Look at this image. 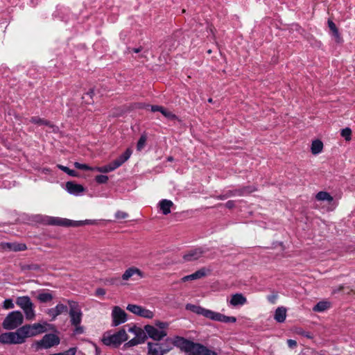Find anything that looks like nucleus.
<instances>
[{
	"label": "nucleus",
	"mask_w": 355,
	"mask_h": 355,
	"mask_svg": "<svg viewBox=\"0 0 355 355\" xmlns=\"http://www.w3.org/2000/svg\"><path fill=\"white\" fill-rule=\"evenodd\" d=\"M69 304V315L70 323L73 326L74 334H82L84 333V327L80 325L83 318V313L78 302L72 300L67 301Z\"/></svg>",
	"instance_id": "f257e3e1"
},
{
	"label": "nucleus",
	"mask_w": 355,
	"mask_h": 355,
	"mask_svg": "<svg viewBox=\"0 0 355 355\" xmlns=\"http://www.w3.org/2000/svg\"><path fill=\"white\" fill-rule=\"evenodd\" d=\"M128 340V335L125 329H121L119 331L112 334L104 336L103 338V343L107 346L117 347L123 342Z\"/></svg>",
	"instance_id": "f03ea898"
},
{
	"label": "nucleus",
	"mask_w": 355,
	"mask_h": 355,
	"mask_svg": "<svg viewBox=\"0 0 355 355\" xmlns=\"http://www.w3.org/2000/svg\"><path fill=\"white\" fill-rule=\"evenodd\" d=\"M47 223L51 225L63 226V227H79L83 225L92 224L89 220L75 221L67 218L59 217H49Z\"/></svg>",
	"instance_id": "7ed1b4c3"
},
{
	"label": "nucleus",
	"mask_w": 355,
	"mask_h": 355,
	"mask_svg": "<svg viewBox=\"0 0 355 355\" xmlns=\"http://www.w3.org/2000/svg\"><path fill=\"white\" fill-rule=\"evenodd\" d=\"M23 320L24 317L20 311H12L6 317L2 326L5 329H14L22 324Z\"/></svg>",
	"instance_id": "20e7f679"
},
{
	"label": "nucleus",
	"mask_w": 355,
	"mask_h": 355,
	"mask_svg": "<svg viewBox=\"0 0 355 355\" xmlns=\"http://www.w3.org/2000/svg\"><path fill=\"white\" fill-rule=\"evenodd\" d=\"M59 343L60 338L58 336L53 334H49L44 335L40 340L35 343V345L37 349H48L53 346L58 345Z\"/></svg>",
	"instance_id": "39448f33"
},
{
	"label": "nucleus",
	"mask_w": 355,
	"mask_h": 355,
	"mask_svg": "<svg viewBox=\"0 0 355 355\" xmlns=\"http://www.w3.org/2000/svg\"><path fill=\"white\" fill-rule=\"evenodd\" d=\"M187 353L188 355H218L216 352L209 349L201 344L193 342H191Z\"/></svg>",
	"instance_id": "423d86ee"
},
{
	"label": "nucleus",
	"mask_w": 355,
	"mask_h": 355,
	"mask_svg": "<svg viewBox=\"0 0 355 355\" xmlns=\"http://www.w3.org/2000/svg\"><path fill=\"white\" fill-rule=\"evenodd\" d=\"M21 328L22 329L21 331H23L25 338L36 336L46 331L45 326L40 323H35L32 325L26 324Z\"/></svg>",
	"instance_id": "0eeeda50"
},
{
	"label": "nucleus",
	"mask_w": 355,
	"mask_h": 355,
	"mask_svg": "<svg viewBox=\"0 0 355 355\" xmlns=\"http://www.w3.org/2000/svg\"><path fill=\"white\" fill-rule=\"evenodd\" d=\"M126 309L136 315L144 318L151 319L154 317V313L152 311L139 305L130 304L127 306Z\"/></svg>",
	"instance_id": "6e6552de"
},
{
	"label": "nucleus",
	"mask_w": 355,
	"mask_h": 355,
	"mask_svg": "<svg viewBox=\"0 0 355 355\" xmlns=\"http://www.w3.org/2000/svg\"><path fill=\"white\" fill-rule=\"evenodd\" d=\"M127 313L121 307L115 306L112 311V326L116 327L127 321Z\"/></svg>",
	"instance_id": "1a4fd4ad"
},
{
	"label": "nucleus",
	"mask_w": 355,
	"mask_h": 355,
	"mask_svg": "<svg viewBox=\"0 0 355 355\" xmlns=\"http://www.w3.org/2000/svg\"><path fill=\"white\" fill-rule=\"evenodd\" d=\"M144 330L148 336L155 340H160L165 337L167 334L164 330H158L155 327L147 324L144 327Z\"/></svg>",
	"instance_id": "9d476101"
},
{
	"label": "nucleus",
	"mask_w": 355,
	"mask_h": 355,
	"mask_svg": "<svg viewBox=\"0 0 355 355\" xmlns=\"http://www.w3.org/2000/svg\"><path fill=\"white\" fill-rule=\"evenodd\" d=\"M0 248L3 250L20 252L27 250V246L25 243H1Z\"/></svg>",
	"instance_id": "9b49d317"
},
{
	"label": "nucleus",
	"mask_w": 355,
	"mask_h": 355,
	"mask_svg": "<svg viewBox=\"0 0 355 355\" xmlns=\"http://www.w3.org/2000/svg\"><path fill=\"white\" fill-rule=\"evenodd\" d=\"M68 311L67 306L59 303L55 308L49 309L46 311L47 315L51 317V321L54 320L59 315Z\"/></svg>",
	"instance_id": "f8f14e48"
},
{
	"label": "nucleus",
	"mask_w": 355,
	"mask_h": 355,
	"mask_svg": "<svg viewBox=\"0 0 355 355\" xmlns=\"http://www.w3.org/2000/svg\"><path fill=\"white\" fill-rule=\"evenodd\" d=\"M209 319L224 323H234L236 321V318L234 316H227L220 313L213 311H211Z\"/></svg>",
	"instance_id": "ddd939ff"
},
{
	"label": "nucleus",
	"mask_w": 355,
	"mask_h": 355,
	"mask_svg": "<svg viewBox=\"0 0 355 355\" xmlns=\"http://www.w3.org/2000/svg\"><path fill=\"white\" fill-rule=\"evenodd\" d=\"M205 251L199 248L189 250L183 256V259L186 261H192L198 259L203 254Z\"/></svg>",
	"instance_id": "4468645a"
},
{
	"label": "nucleus",
	"mask_w": 355,
	"mask_h": 355,
	"mask_svg": "<svg viewBox=\"0 0 355 355\" xmlns=\"http://www.w3.org/2000/svg\"><path fill=\"white\" fill-rule=\"evenodd\" d=\"M186 309L187 310H189L193 313H196L198 315H202L205 316L207 318H210V315L211 313V311L209 309H206L205 308H202L200 306H196L191 304H188L186 306Z\"/></svg>",
	"instance_id": "2eb2a0df"
},
{
	"label": "nucleus",
	"mask_w": 355,
	"mask_h": 355,
	"mask_svg": "<svg viewBox=\"0 0 355 355\" xmlns=\"http://www.w3.org/2000/svg\"><path fill=\"white\" fill-rule=\"evenodd\" d=\"M192 341L182 337L176 336L173 339V345L179 347L181 350L187 352Z\"/></svg>",
	"instance_id": "dca6fc26"
},
{
	"label": "nucleus",
	"mask_w": 355,
	"mask_h": 355,
	"mask_svg": "<svg viewBox=\"0 0 355 355\" xmlns=\"http://www.w3.org/2000/svg\"><path fill=\"white\" fill-rule=\"evenodd\" d=\"M21 328H19L15 332H10V344H21L25 342V337Z\"/></svg>",
	"instance_id": "f3484780"
},
{
	"label": "nucleus",
	"mask_w": 355,
	"mask_h": 355,
	"mask_svg": "<svg viewBox=\"0 0 355 355\" xmlns=\"http://www.w3.org/2000/svg\"><path fill=\"white\" fill-rule=\"evenodd\" d=\"M148 349L150 355H164L166 354V349L162 350V345L158 343H148Z\"/></svg>",
	"instance_id": "a211bd4d"
},
{
	"label": "nucleus",
	"mask_w": 355,
	"mask_h": 355,
	"mask_svg": "<svg viewBox=\"0 0 355 355\" xmlns=\"http://www.w3.org/2000/svg\"><path fill=\"white\" fill-rule=\"evenodd\" d=\"M66 189L69 193L73 195H78L85 190L81 184H76L73 182H67L66 183Z\"/></svg>",
	"instance_id": "6ab92c4d"
},
{
	"label": "nucleus",
	"mask_w": 355,
	"mask_h": 355,
	"mask_svg": "<svg viewBox=\"0 0 355 355\" xmlns=\"http://www.w3.org/2000/svg\"><path fill=\"white\" fill-rule=\"evenodd\" d=\"M247 302V299L241 293H236L232 295L230 300V304L233 306H242Z\"/></svg>",
	"instance_id": "aec40b11"
},
{
	"label": "nucleus",
	"mask_w": 355,
	"mask_h": 355,
	"mask_svg": "<svg viewBox=\"0 0 355 355\" xmlns=\"http://www.w3.org/2000/svg\"><path fill=\"white\" fill-rule=\"evenodd\" d=\"M206 275V272L205 268L200 269L195 272L194 273L184 276L182 278V282L191 281L198 279H200Z\"/></svg>",
	"instance_id": "412c9836"
},
{
	"label": "nucleus",
	"mask_w": 355,
	"mask_h": 355,
	"mask_svg": "<svg viewBox=\"0 0 355 355\" xmlns=\"http://www.w3.org/2000/svg\"><path fill=\"white\" fill-rule=\"evenodd\" d=\"M286 309L283 307V306H280V307H278L276 310H275V315H274V319L277 322H284L286 320Z\"/></svg>",
	"instance_id": "4be33fe9"
},
{
	"label": "nucleus",
	"mask_w": 355,
	"mask_h": 355,
	"mask_svg": "<svg viewBox=\"0 0 355 355\" xmlns=\"http://www.w3.org/2000/svg\"><path fill=\"white\" fill-rule=\"evenodd\" d=\"M16 304L22 309L28 308V306L33 304L28 296L18 297L16 300Z\"/></svg>",
	"instance_id": "5701e85b"
},
{
	"label": "nucleus",
	"mask_w": 355,
	"mask_h": 355,
	"mask_svg": "<svg viewBox=\"0 0 355 355\" xmlns=\"http://www.w3.org/2000/svg\"><path fill=\"white\" fill-rule=\"evenodd\" d=\"M159 205L162 214L167 215L171 213V208L173 205V203L171 200L164 199L159 202Z\"/></svg>",
	"instance_id": "b1692460"
},
{
	"label": "nucleus",
	"mask_w": 355,
	"mask_h": 355,
	"mask_svg": "<svg viewBox=\"0 0 355 355\" xmlns=\"http://www.w3.org/2000/svg\"><path fill=\"white\" fill-rule=\"evenodd\" d=\"M129 331L131 332H133L135 334V338L140 340V343H144L145 339L146 338V333L144 330H142L141 328L137 327L135 326L132 327H130Z\"/></svg>",
	"instance_id": "393cba45"
},
{
	"label": "nucleus",
	"mask_w": 355,
	"mask_h": 355,
	"mask_svg": "<svg viewBox=\"0 0 355 355\" xmlns=\"http://www.w3.org/2000/svg\"><path fill=\"white\" fill-rule=\"evenodd\" d=\"M135 274H137L140 277H143L142 272L139 269H138L137 268L132 267V268H129L124 272V273L122 275V279L123 280H128Z\"/></svg>",
	"instance_id": "a878e982"
},
{
	"label": "nucleus",
	"mask_w": 355,
	"mask_h": 355,
	"mask_svg": "<svg viewBox=\"0 0 355 355\" xmlns=\"http://www.w3.org/2000/svg\"><path fill=\"white\" fill-rule=\"evenodd\" d=\"M328 26L331 31L332 35L335 37L336 42L341 41V37L339 33L338 29L334 22L330 19L328 20Z\"/></svg>",
	"instance_id": "bb28decb"
},
{
	"label": "nucleus",
	"mask_w": 355,
	"mask_h": 355,
	"mask_svg": "<svg viewBox=\"0 0 355 355\" xmlns=\"http://www.w3.org/2000/svg\"><path fill=\"white\" fill-rule=\"evenodd\" d=\"M330 302L327 301H320L317 303L313 308V311L315 312H322L330 307Z\"/></svg>",
	"instance_id": "cd10ccee"
},
{
	"label": "nucleus",
	"mask_w": 355,
	"mask_h": 355,
	"mask_svg": "<svg viewBox=\"0 0 355 355\" xmlns=\"http://www.w3.org/2000/svg\"><path fill=\"white\" fill-rule=\"evenodd\" d=\"M322 148H323V144L320 140L316 139L312 142L311 153L313 155H317V154L320 153L322 150Z\"/></svg>",
	"instance_id": "c85d7f7f"
},
{
	"label": "nucleus",
	"mask_w": 355,
	"mask_h": 355,
	"mask_svg": "<svg viewBox=\"0 0 355 355\" xmlns=\"http://www.w3.org/2000/svg\"><path fill=\"white\" fill-rule=\"evenodd\" d=\"M132 150L130 148H128L121 155H120L114 161L116 162H118L119 165L121 166L124 162H125L130 158Z\"/></svg>",
	"instance_id": "c756f323"
},
{
	"label": "nucleus",
	"mask_w": 355,
	"mask_h": 355,
	"mask_svg": "<svg viewBox=\"0 0 355 355\" xmlns=\"http://www.w3.org/2000/svg\"><path fill=\"white\" fill-rule=\"evenodd\" d=\"M315 198H316V200H318L319 201L326 200L329 202L333 201V200H334L333 197L328 192H326V191L318 192L315 196Z\"/></svg>",
	"instance_id": "7c9ffc66"
},
{
	"label": "nucleus",
	"mask_w": 355,
	"mask_h": 355,
	"mask_svg": "<svg viewBox=\"0 0 355 355\" xmlns=\"http://www.w3.org/2000/svg\"><path fill=\"white\" fill-rule=\"evenodd\" d=\"M20 270L23 272H26L27 270H40V266L36 263H31V264H25V263H20L19 264Z\"/></svg>",
	"instance_id": "2f4dec72"
},
{
	"label": "nucleus",
	"mask_w": 355,
	"mask_h": 355,
	"mask_svg": "<svg viewBox=\"0 0 355 355\" xmlns=\"http://www.w3.org/2000/svg\"><path fill=\"white\" fill-rule=\"evenodd\" d=\"M31 122L40 125H44L46 126L52 127V124L49 121L40 118L38 116H33L31 119Z\"/></svg>",
	"instance_id": "473e14b6"
},
{
	"label": "nucleus",
	"mask_w": 355,
	"mask_h": 355,
	"mask_svg": "<svg viewBox=\"0 0 355 355\" xmlns=\"http://www.w3.org/2000/svg\"><path fill=\"white\" fill-rule=\"evenodd\" d=\"M37 300L42 303H46L53 300V295L49 293H40L37 297Z\"/></svg>",
	"instance_id": "72a5a7b5"
},
{
	"label": "nucleus",
	"mask_w": 355,
	"mask_h": 355,
	"mask_svg": "<svg viewBox=\"0 0 355 355\" xmlns=\"http://www.w3.org/2000/svg\"><path fill=\"white\" fill-rule=\"evenodd\" d=\"M94 95V89H90L87 93L84 94L83 96V99L87 104H92L93 101V96Z\"/></svg>",
	"instance_id": "f704fd0d"
},
{
	"label": "nucleus",
	"mask_w": 355,
	"mask_h": 355,
	"mask_svg": "<svg viewBox=\"0 0 355 355\" xmlns=\"http://www.w3.org/2000/svg\"><path fill=\"white\" fill-rule=\"evenodd\" d=\"M33 308H34V305L32 304V306H28V308L23 309V311L25 313V315H26V318L27 320L34 319L35 314V311H34Z\"/></svg>",
	"instance_id": "c9c22d12"
},
{
	"label": "nucleus",
	"mask_w": 355,
	"mask_h": 355,
	"mask_svg": "<svg viewBox=\"0 0 355 355\" xmlns=\"http://www.w3.org/2000/svg\"><path fill=\"white\" fill-rule=\"evenodd\" d=\"M57 167L71 177L78 176V173L76 171H75L74 170H71L67 166H62L61 164H58Z\"/></svg>",
	"instance_id": "e433bc0d"
},
{
	"label": "nucleus",
	"mask_w": 355,
	"mask_h": 355,
	"mask_svg": "<svg viewBox=\"0 0 355 355\" xmlns=\"http://www.w3.org/2000/svg\"><path fill=\"white\" fill-rule=\"evenodd\" d=\"M160 344L162 345V350H163V349L165 350V349H167V350L166 349V353H167L173 347V339L167 338V339L165 340V341L164 343H162Z\"/></svg>",
	"instance_id": "4c0bfd02"
},
{
	"label": "nucleus",
	"mask_w": 355,
	"mask_h": 355,
	"mask_svg": "<svg viewBox=\"0 0 355 355\" xmlns=\"http://www.w3.org/2000/svg\"><path fill=\"white\" fill-rule=\"evenodd\" d=\"M257 190V189L254 186H247L241 189V191H242V196L250 194Z\"/></svg>",
	"instance_id": "58836bf2"
},
{
	"label": "nucleus",
	"mask_w": 355,
	"mask_h": 355,
	"mask_svg": "<svg viewBox=\"0 0 355 355\" xmlns=\"http://www.w3.org/2000/svg\"><path fill=\"white\" fill-rule=\"evenodd\" d=\"M352 130L349 128H345L341 130V136L345 139L346 141L351 140Z\"/></svg>",
	"instance_id": "ea45409f"
},
{
	"label": "nucleus",
	"mask_w": 355,
	"mask_h": 355,
	"mask_svg": "<svg viewBox=\"0 0 355 355\" xmlns=\"http://www.w3.org/2000/svg\"><path fill=\"white\" fill-rule=\"evenodd\" d=\"M10 332L3 333L0 335V343L3 344H10Z\"/></svg>",
	"instance_id": "a19ab883"
},
{
	"label": "nucleus",
	"mask_w": 355,
	"mask_h": 355,
	"mask_svg": "<svg viewBox=\"0 0 355 355\" xmlns=\"http://www.w3.org/2000/svg\"><path fill=\"white\" fill-rule=\"evenodd\" d=\"M74 166L78 169L85 170V171H94V168L85 164H80L79 162H74Z\"/></svg>",
	"instance_id": "79ce46f5"
},
{
	"label": "nucleus",
	"mask_w": 355,
	"mask_h": 355,
	"mask_svg": "<svg viewBox=\"0 0 355 355\" xmlns=\"http://www.w3.org/2000/svg\"><path fill=\"white\" fill-rule=\"evenodd\" d=\"M146 139L147 138L146 135L141 136L137 144V150H141L144 147L146 142Z\"/></svg>",
	"instance_id": "37998d69"
},
{
	"label": "nucleus",
	"mask_w": 355,
	"mask_h": 355,
	"mask_svg": "<svg viewBox=\"0 0 355 355\" xmlns=\"http://www.w3.org/2000/svg\"><path fill=\"white\" fill-rule=\"evenodd\" d=\"M164 116L166 118L171 119V120H175L177 119V116L174 114H173L171 112L167 111L165 108L163 109L162 112H161Z\"/></svg>",
	"instance_id": "c03bdc74"
},
{
	"label": "nucleus",
	"mask_w": 355,
	"mask_h": 355,
	"mask_svg": "<svg viewBox=\"0 0 355 355\" xmlns=\"http://www.w3.org/2000/svg\"><path fill=\"white\" fill-rule=\"evenodd\" d=\"M98 184H105L108 181V177L104 175H98L95 178Z\"/></svg>",
	"instance_id": "a18cd8bd"
},
{
	"label": "nucleus",
	"mask_w": 355,
	"mask_h": 355,
	"mask_svg": "<svg viewBox=\"0 0 355 355\" xmlns=\"http://www.w3.org/2000/svg\"><path fill=\"white\" fill-rule=\"evenodd\" d=\"M227 192L229 198L235 196H242V191H241V189L229 190Z\"/></svg>",
	"instance_id": "49530a36"
},
{
	"label": "nucleus",
	"mask_w": 355,
	"mask_h": 355,
	"mask_svg": "<svg viewBox=\"0 0 355 355\" xmlns=\"http://www.w3.org/2000/svg\"><path fill=\"white\" fill-rule=\"evenodd\" d=\"M3 307L5 309H10L14 308V304L11 299H6L3 302Z\"/></svg>",
	"instance_id": "de8ad7c7"
},
{
	"label": "nucleus",
	"mask_w": 355,
	"mask_h": 355,
	"mask_svg": "<svg viewBox=\"0 0 355 355\" xmlns=\"http://www.w3.org/2000/svg\"><path fill=\"white\" fill-rule=\"evenodd\" d=\"M278 297L277 292H272L270 295H268L267 299L271 304H275Z\"/></svg>",
	"instance_id": "09e8293b"
},
{
	"label": "nucleus",
	"mask_w": 355,
	"mask_h": 355,
	"mask_svg": "<svg viewBox=\"0 0 355 355\" xmlns=\"http://www.w3.org/2000/svg\"><path fill=\"white\" fill-rule=\"evenodd\" d=\"M141 343L140 340H138L135 337L131 340H130L128 343L125 344L127 347H133L138 344Z\"/></svg>",
	"instance_id": "8fccbe9b"
},
{
	"label": "nucleus",
	"mask_w": 355,
	"mask_h": 355,
	"mask_svg": "<svg viewBox=\"0 0 355 355\" xmlns=\"http://www.w3.org/2000/svg\"><path fill=\"white\" fill-rule=\"evenodd\" d=\"M94 168V171H97L101 172V173H105L111 172L110 168L108 167V164L106 165V166H104L96 167V168Z\"/></svg>",
	"instance_id": "3c124183"
},
{
	"label": "nucleus",
	"mask_w": 355,
	"mask_h": 355,
	"mask_svg": "<svg viewBox=\"0 0 355 355\" xmlns=\"http://www.w3.org/2000/svg\"><path fill=\"white\" fill-rule=\"evenodd\" d=\"M296 332H297V334L306 337L308 338H312V336H311L310 332L305 331H304L302 329H297Z\"/></svg>",
	"instance_id": "603ef678"
},
{
	"label": "nucleus",
	"mask_w": 355,
	"mask_h": 355,
	"mask_svg": "<svg viewBox=\"0 0 355 355\" xmlns=\"http://www.w3.org/2000/svg\"><path fill=\"white\" fill-rule=\"evenodd\" d=\"M155 324L156 327L161 329L162 330H163L168 327V323L165 322H161V321H156Z\"/></svg>",
	"instance_id": "864d4df0"
},
{
	"label": "nucleus",
	"mask_w": 355,
	"mask_h": 355,
	"mask_svg": "<svg viewBox=\"0 0 355 355\" xmlns=\"http://www.w3.org/2000/svg\"><path fill=\"white\" fill-rule=\"evenodd\" d=\"M128 214L126 212L118 211L116 214V218L117 219H125L128 217Z\"/></svg>",
	"instance_id": "5fc2aeb1"
},
{
	"label": "nucleus",
	"mask_w": 355,
	"mask_h": 355,
	"mask_svg": "<svg viewBox=\"0 0 355 355\" xmlns=\"http://www.w3.org/2000/svg\"><path fill=\"white\" fill-rule=\"evenodd\" d=\"M119 166H120L119 165L118 162H116L114 160L108 164V167L110 168V171L115 170Z\"/></svg>",
	"instance_id": "6e6d98bb"
},
{
	"label": "nucleus",
	"mask_w": 355,
	"mask_h": 355,
	"mask_svg": "<svg viewBox=\"0 0 355 355\" xmlns=\"http://www.w3.org/2000/svg\"><path fill=\"white\" fill-rule=\"evenodd\" d=\"M120 281L119 277H114L107 279L106 282L110 284H117Z\"/></svg>",
	"instance_id": "4d7b16f0"
},
{
	"label": "nucleus",
	"mask_w": 355,
	"mask_h": 355,
	"mask_svg": "<svg viewBox=\"0 0 355 355\" xmlns=\"http://www.w3.org/2000/svg\"><path fill=\"white\" fill-rule=\"evenodd\" d=\"M164 107H162V106H159V105H152L151 106V111L152 112H162V110H163Z\"/></svg>",
	"instance_id": "13d9d810"
},
{
	"label": "nucleus",
	"mask_w": 355,
	"mask_h": 355,
	"mask_svg": "<svg viewBox=\"0 0 355 355\" xmlns=\"http://www.w3.org/2000/svg\"><path fill=\"white\" fill-rule=\"evenodd\" d=\"M287 344L290 348H294L297 346V342L292 339H288L287 340Z\"/></svg>",
	"instance_id": "bf43d9fd"
},
{
	"label": "nucleus",
	"mask_w": 355,
	"mask_h": 355,
	"mask_svg": "<svg viewBox=\"0 0 355 355\" xmlns=\"http://www.w3.org/2000/svg\"><path fill=\"white\" fill-rule=\"evenodd\" d=\"M225 207H227V209H232L235 207V203H234V200H228L225 205Z\"/></svg>",
	"instance_id": "052dcab7"
},
{
	"label": "nucleus",
	"mask_w": 355,
	"mask_h": 355,
	"mask_svg": "<svg viewBox=\"0 0 355 355\" xmlns=\"http://www.w3.org/2000/svg\"><path fill=\"white\" fill-rule=\"evenodd\" d=\"M105 294V290L104 288H98L96 290V295L103 296Z\"/></svg>",
	"instance_id": "680f3d73"
},
{
	"label": "nucleus",
	"mask_w": 355,
	"mask_h": 355,
	"mask_svg": "<svg viewBox=\"0 0 355 355\" xmlns=\"http://www.w3.org/2000/svg\"><path fill=\"white\" fill-rule=\"evenodd\" d=\"M214 198L218 199V200H225V199L228 198L229 196H228L227 192L226 191L224 194L216 196Z\"/></svg>",
	"instance_id": "e2e57ef3"
},
{
	"label": "nucleus",
	"mask_w": 355,
	"mask_h": 355,
	"mask_svg": "<svg viewBox=\"0 0 355 355\" xmlns=\"http://www.w3.org/2000/svg\"><path fill=\"white\" fill-rule=\"evenodd\" d=\"M344 286L343 285L339 286L337 288L334 289L333 293H336L338 292H340L343 290Z\"/></svg>",
	"instance_id": "0e129e2a"
},
{
	"label": "nucleus",
	"mask_w": 355,
	"mask_h": 355,
	"mask_svg": "<svg viewBox=\"0 0 355 355\" xmlns=\"http://www.w3.org/2000/svg\"><path fill=\"white\" fill-rule=\"evenodd\" d=\"M141 51V48H134L132 49V51L137 53L139 52H140Z\"/></svg>",
	"instance_id": "69168bd1"
},
{
	"label": "nucleus",
	"mask_w": 355,
	"mask_h": 355,
	"mask_svg": "<svg viewBox=\"0 0 355 355\" xmlns=\"http://www.w3.org/2000/svg\"><path fill=\"white\" fill-rule=\"evenodd\" d=\"M167 160H168V161H169V162H172V161L173 160V157H171V156H170V157H168L167 158Z\"/></svg>",
	"instance_id": "338daca9"
},
{
	"label": "nucleus",
	"mask_w": 355,
	"mask_h": 355,
	"mask_svg": "<svg viewBox=\"0 0 355 355\" xmlns=\"http://www.w3.org/2000/svg\"><path fill=\"white\" fill-rule=\"evenodd\" d=\"M208 102H209V103H212V102H213L212 98H209V99H208Z\"/></svg>",
	"instance_id": "774afa93"
}]
</instances>
